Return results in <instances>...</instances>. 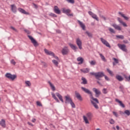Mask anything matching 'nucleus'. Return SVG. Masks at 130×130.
<instances>
[{
	"label": "nucleus",
	"mask_w": 130,
	"mask_h": 130,
	"mask_svg": "<svg viewBox=\"0 0 130 130\" xmlns=\"http://www.w3.org/2000/svg\"><path fill=\"white\" fill-rule=\"evenodd\" d=\"M81 89L82 90V91H83V92L89 95L90 99H92V100L90 101L91 103L96 109H98L99 108V107H98V105H97L99 104V101H98V99L94 98V97H93V93H92V92H91V91H90L89 89L84 87H81Z\"/></svg>",
	"instance_id": "1"
},
{
	"label": "nucleus",
	"mask_w": 130,
	"mask_h": 130,
	"mask_svg": "<svg viewBox=\"0 0 130 130\" xmlns=\"http://www.w3.org/2000/svg\"><path fill=\"white\" fill-rule=\"evenodd\" d=\"M90 75H91V76H94L95 79H96V80H99V81L101 80V78H103V77L105 76V74H104L103 72H99L96 73L90 72Z\"/></svg>",
	"instance_id": "2"
},
{
	"label": "nucleus",
	"mask_w": 130,
	"mask_h": 130,
	"mask_svg": "<svg viewBox=\"0 0 130 130\" xmlns=\"http://www.w3.org/2000/svg\"><path fill=\"white\" fill-rule=\"evenodd\" d=\"M117 46L120 49H121V50H122V51H124V52H127L126 45H125V44H118Z\"/></svg>",
	"instance_id": "3"
},
{
	"label": "nucleus",
	"mask_w": 130,
	"mask_h": 130,
	"mask_svg": "<svg viewBox=\"0 0 130 130\" xmlns=\"http://www.w3.org/2000/svg\"><path fill=\"white\" fill-rule=\"evenodd\" d=\"M27 36L31 41V43L34 44V46H35V47H37V46H38V43L37 42V41H36V40H35V39H34V38L32 37V36L29 35Z\"/></svg>",
	"instance_id": "4"
},
{
	"label": "nucleus",
	"mask_w": 130,
	"mask_h": 130,
	"mask_svg": "<svg viewBox=\"0 0 130 130\" xmlns=\"http://www.w3.org/2000/svg\"><path fill=\"white\" fill-rule=\"evenodd\" d=\"M6 78H8V79H10V80H12V81H14L16 78H17V76L16 75H13L10 73H7L5 75Z\"/></svg>",
	"instance_id": "5"
},
{
	"label": "nucleus",
	"mask_w": 130,
	"mask_h": 130,
	"mask_svg": "<svg viewBox=\"0 0 130 130\" xmlns=\"http://www.w3.org/2000/svg\"><path fill=\"white\" fill-rule=\"evenodd\" d=\"M101 41L102 42L104 45H105L106 46H107V47H109V48H111V46H110V44H109V43H108V42H107V41H106L105 39L101 38Z\"/></svg>",
	"instance_id": "6"
},
{
	"label": "nucleus",
	"mask_w": 130,
	"mask_h": 130,
	"mask_svg": "<svg viewBox=\"0 0 130 130\" xmlns=\"http://www.w3.org/2000/svg\"><path fill=\"white\" fill-rule=\"evenodd\" d=\"M69 52H70V50L69 49V48H68V47H64L62 49L61 53L63 55H67V54H69Z\"/></svg>",
	"instance_id": "7"
},
{
	"label": "nucleus",
	"mask_w": 130,
	"mask_h": 130,
	"mask_svg": "<svg viewBox=\"0 0 130 130\" xmlns=\"http://www.w3.org/2000/svg\"><path fill=\"white\" fill-rule=\"evenodd\" d=\"M73 101V100H72V98H71V96L70 95L68 94L67 95L65 96V103L66 104H68Z\"/></svg>",
	"instance_id": "8"
},
{
	"label": "nucleus",
	"mask_w": 130,
	"mask_h": 130,
	"mask_svg": "<svg viewBox=\"0 0 130 130\" xmlns=\"http://www.w3.org/2000/svg\"><path fill=\"white\" fill-rule=\"evenodd\" d=\"M75 95L77 99H78L80 101H83V98H82V96H81V94H80V93H79V92L75 91Z\"/></svg>",
	"instance_id": "9"
},
{
	"label": "nucleus",
	"mask_w": 130,
	"mask_h": 130,
	"mask_svg": "<svg viewBox=\"0 0 130 130\" xmlns=\"http://www.w3.org/2000/svg\"><path fill=\"white\" fill-rule=\"evenodd\" d=\"M76 44L78 45L79 49H82V41L79 38L76 39Z\"/></svg>",
	"instance_id": "10"
},
{
	"label": "nucleus",
	"mask_w": 130,
	"mask_h": 130,
	"mask_svg": "<svg viewBox=\"0 0 130 130\" xmlns=\"http://www.w3.org/2000/svg\"><path fill=\"white\" fill-rule=\"evenodd\" d=\"M92 90L95 93V97H98L99 96H100V95H101V91H100V90H99V89H97V88H93L92 89Z\"/></svg>",
	"instance_id": "11"
},
{
	"label": "nucleus",
	"mask_w": 130,
	"mask_h": 130,
	"mask_svg": "<svg viewBox=\"0 0 130 130\" xmlns=\"http://www.w3.org/2000/svg\"><path fill=\"white\" fill-rule=\"evenodd\" d=\"M115 101L116 102L119 103L120 106H121V107H122V108H124L125 107V106L124 105V104H123L121 101H119V100H118V99H116Z\"/></svg>",
	"instance_id": "12"
},
{
	"label": "nucleus",
	"mask_w": 130,
	"mask_h": 130,
	"mask_svg": "<svg viewBox=\"0 0 130 130\" xmlns=\"http://www.w3.org/2000/svg\"><path fill=\"white\" fill-rule=\"evenodd\" d=\"M44 51H45V53L46 54H47L48 55H52V56H54V53H53V52H52L46 49H44Z\"/></svg>",
	"instance_id": "13"
},
{
	"label": "nucleus",
	"mask_w": 130,
	"mask_h": 130,
	"mask_svg": "<svg viewBox=\"0 0 130 130\" xmlns=\"http://www.w3.org/2000/svg\"><path fill=\"white\" fill-rule=\"evenodd\" d=\"M54 12L56 14H58V15H59V14H60V10H59L58 7L56 6H54Z\"/></svg>",
	"instance_id": "14"
},
{
	"label": "nucleus",
	"mask_w": 130,
	"mask_h": 130,
	"mask_svg": "<svg viewBox=\"0 0 130 130\" xmlns=\"http://www.w3.org/2000/svg\"><path fill=\"white\" fill-rule=\"evenodd\" d=\"M112 26L116 29V30H118L119 31H121V27L116 24H112Z\"/></svg>",
	"instance_id": "15"
},
{
	"label": "nucleus",
	"mask_w": 130,
	"mask_h": 130,
	"mask_svg": "<svg viewBox=\"0 0 130 130\" xmlns=\"http://www.w3.org/2000/svg\"><path fill=\"white\" fill-rule=\"evenodd\" d=\"M18 11L22 14H24V15H29V13L26 12L25 10L22 9V8H18Z\"/></svg>",
	"instance_id": "16"
},
{
	"label": "nucleus",
	"mask_w": 130,
	"mask_h": 130,
	"mask_svg": "<svg viewBox=\"0 0 130 130\" xmlns=\"http://www.w3.org/2000/svg\"><path fill=\"white\" fill-rule=\"evenodd\" d=\"M78 22L80 27H81L83 30H86V26L85 25V24L80 20H78Z\"/></svg>",
	"instance_id": "17"
},
{
	"label": "nucleus",
	"mask_w": 130,
	"mask_h": 130,
	"mask_svg": "<svg viewBox=\"0 0 130 130\" xmlns=\"http://www.w3.org/2000/svg\"><path fill=\"white\" fill-rule=\"evenodd\" d=\"M81 72L82 73H83L84 74H88L90 72V69L86 68V69H82L80 70Z\"/></svg>",
	"instance_id": "18"
},
{
	"label": "nucleus",
	"mask_w": 130,
	"mask_h": 130,
	"mask_svg": "<svg viewBox=\"0 0 130 130\" xmlns=\"http://www.w3.org/2000/svg\"><path fill=\"white\" fill-rule=\"evenodd\" d=\"M71 11L70 9H67L66 8L62 9V13L64 14H66V15L70 14L71 13Z\"/></svg>",
	"instance_id": "19"
},
{
	"label": "nucleus",
	"mask_w": 130,
	"mask_h": 130,
	"mask_svg": "<svg viewBox=\"0 0 130 130\" xmlns=\"http://www.w3.org/2000/svg\"><path fill=\"white\" fill-rule=\"evenodd\" d=\"M11 10L13 13H16L17 12V7H16V5H11Z\"/></svg>",
	"instance_id": "20"
},
{
	"label": "nucleus",
	"mask_w": 130,
	"mask_h": 130,
	"mask_svg": "<svg viewBox=\"0 0 130 130\" xmlns=\"http://www.w3.org/2000/svg\"><path fill=\"white\" fill-rule=\"evenodd\" d=\"M56 96H57L58 98H59V100L62 103H63V100L62 99V96H61V95H60V94H59V93H58V92L56 93Z\"/></svg>",
	"instance_id": "21"
},
{
	"label": "nucleus",
	"mask_w": 130,
	"mask_h": 130,
	"mask_svg": "<svg viewBox=\"0 0 130 130\" xmlns=\"http://www.w3.org/2000/svg\"><path fill=\"white\" fill-rule=\"evenodd\" d=\"M0 125L3 127H6V121L4 119H2L0 121Z\"/></svg>",
	"instance_id": "22"
},
{
	"label": "nucleus",
	"mask_w": 130,
	"mask_h": 130,
	"mask_svg": "<svg viewBox=\"0 0 130 130\" xmlns=\"http://www.w3.org/2000/svg\"><path fill=\"white\" fill-rule=\"evenodd\" d=\"M77 61H80L78 64H82L84 62V59L82 57H79L77 58Z\"/></svg>",
	"instance_id": "23"
},
{
	"label": "nucleus",
	"mask_w": 130,
	"mask_h": 130,
	"mask_svg": "<svg viewBox=\"0 0 130 130\" xmlns=\"http://www.w3.org/2000/svg\"><path fill=\"white\" fill-rule=\"evenodd\" d=\"M69 45H70V47H71L72 49H73L75 51H77V49H78L77 46H76L73 45V44H70Z\"/></svg>",
	"instance_id": "24"
},
{
	"label": "nucleus",
	"mask_w": 130,
	"mask_h": 130,
	"mask_svg": "<svg viewBox=\"0 0 130 130\" xmlns=\"http://www.w3.org/2000/svg\"><path fill=\"white\" fill-rule=\"evenodd\" d=\"M81 80L82 81V82H81V84H82L83 85H86V84L88 83V81H87V79H86V78H85L84 77H82L81 78Z\"/></svg>",
	"instance_id": "25"
},
{
	"label": "nucleus",
	"mask_w": 130,
	"mask_h": 130,
	"mask_svg": "<svg viewBox=\"0 0 130 130\" xmlns=\"http://www.w3.org/2000/svg\"><path fill=\"white\" fill-rule=\"evenodd\" d=\"M99 55L100 56V57L103 61H104L105 62H106V61H107V60L106 59V58H105V57H104V55H103V54H102V53H99Z\"/></svg>",
	"instance_id": "26"
},
{
	"label": "nucleus",
	"mask_w": 130,
	"mask_h": 130,
	"mask_svg": "<svg viewBox=\"0 0 130 130\" xmlns=\"http://www.w3.org/2000/svg\"><path fill=\"white\" fill-rule=\"evenodd\" d=\"M48 83L50 85L52 91H55V87L54 85L50 81H48Z\"/></svg>",
	"instance_id": "27"
},
{
	"label": "nucleus",
	"mask_w": 130,
	"mask_h": 130,
	"mask_svg": "<svg viewBox=\"0 0 130 130\" xmlns=\"http://www.w3.org/2000/svg\"><path fill=\"white\" fill-rule=\"evenodd\" d=\"M116 79L118 80L119 82H121V81H123V78L120 75H117L116 76Z\"/></svg>",
	"instance_id": "28"
},
{
	"label": "nucleus",
	"mask_w": 130,
	"mask_h": 130,
	"mask_svg": "<svg viewBox=\"0 0 130 130\" xmlns=\"http://www.w3.org/2000/svg\"><path fill=\"white\" fill-rule=\"evenodd\" d=\"M118 14L119 15H120V16H121V17H122V18H123L125 20H128L129 18L127 16H125V15L122 13L119 12Z\"/></svg>",
	"instance_id": "29"
},
{
	"label": "nucleus",
	"mask_w": 130,
	"mask_h": 130,
	"mask_svg": "<svg viewBox=\"0 0 130 130\" xmlns=\"http://www.w3.org/2000/svg\"><path fill=\"white\" fill-rule=\"evenodd\" d=\"M86 116L88 118V119H89V120H91V119H92V117H93V115L91 113H88L86 114Z\"/></svg>",
	"instance_id": "30"
},
{
	"label": "nucleus",
	"mask_w": 130,
	"mask_h": 130,
	"mask_svg": "<svg viewBox=\"0 0 130 130\" xmlns=\"http://www.w3.org/2000/svg\"><path fill=\"white\" fill-rule=\"evenodd\" d=\"M52 96L53 97V98L54 99V100H55L56 101V102H57L58 103H59V101L58 100V99H57V98H56V96H55V94L54 93H52Z\"/></svg>",
	"instance_id": "31"
},
{
	"label": "nucleus",
	"mask_w": 130,
	"mask_h": 130,
	"mask_svg": "<svg viewBox=\"0 0 130 130\" xmlns=\"http://www.w3.org/2000/svg\"><path fill=\"white\" fill-rule=\"evenodd\" d=\"M86 34H87V36H88V37H89V38H92V37H93V35L89 32V31H86Z\"/></svg>",
	"instance_id": "32"
},
{
	"label": "nucleus",
	"mask_w": 130,
	"mask_h": 130,
	"mask_svg": "<svg viewBox=\"0 0 130 130\" xmlns=\"http://www.w3.org/2000/svg\"><path fill=\"white\" fill-rule=\"evenodd\" d=\"M93 19H94V20H96V21H99V19L98 18V17H97V15L95 14H93L92 16H91Z\"/></svg>",
	"instance_id": "33"
},
{
	"label": "nucleus",
	"mask_w": 130,
	"mask_h": 130,
	"mask_svg": "<svg viewBox=\"0 0 130 130\" xmlns=\"http://www.w3.org/2000/svg\"><path fill=\"white\" fill-rule=\"evenodd\" d=\"M83 117L85 123H89V121H88V118L87 117H86V116H83Z\"/></svg>",
	"instance_id": "34"
},
{
	"label": "nucleus",
	"mask_w": 130,
	"mask_h": 130,
	"mask_svg": "<svg viewBox=\"0 0 130 130\" xmlns=\"http://www.w3.org/2000/svg\"><path fill=\"white\" fill-rule=\"evenodd\" d=\"M124 114H126V115H127V116H129L130 115V111L128 110H126L124 111Z\"/></svg>",
	"instance_id": "35"
},
{
	"label": "nucleus",
	"mask_w": 130,
	"mask_h": 130,
	"mask_svg": "<svg viewBox=\"0 0 130 130\" xmlns=\"http://www.w3.org/2000/svg\"><path fill=\"white\" fill-rule=\"evenodd\" d=\"M116 38H118V39H124V37L123 35H119L116 36Z\"/></svg>",
	"instance_id": "36"
},
{
	"label": "nucleus",
	"mask_w": 130,
	"mask_h": 130,
	"mask_svg": "<svg viewBox=\"0 0 130 130\" xmlns=\"http://www.w3.org/2000/svg\"><path fill=\"white\" fill-rule=\"evenodd\" d=\"M70 104H71L72 108H76V105H75V103H74V102L72 101L70 103Z\"/></svg>",
	"instance_id": "37"
},
{
	"label": "nucleus",
	"mask_w": 130,
	"mask_h": 130,
	"mask_svg": "<svg viewBox=\"0 0 130 130\" xmlns=\"http://www.w3.org/2000/svg\"><path fill=\"white\" fill-rule=\"evenodd\" d=\"M109 31L111 32V33H113V34H115V31L113 28H112L111 27L109 28Z\"/></svg>",
	"instance_id": "38"
},
{
	"label": "nucleus",
	"mask_w": 130,
	"mask_h": 130,
	"mask_svg": "<svg viewBox=\"0 0 130 130\" xmlns=\"http://www.w3.org/2000/svg\"><path fill=\"white\" fill-rule=\"evenodd\" d=\"M41 62L42 64V66H43L44 68H47V64H46V63L43 61H41Z\"/></svg>",
	"instance_id": "39"
},
{
	"label": "nucleus",
	"mask_w": 130,
	"mask_h": 130,
	"mask_svg": "<svg viewBox=\"0 0 130 130\" xmlns=\"http://www.w3.org/2000/svg\"><path fill=\"white\" fill-rule=\"evenodd\" d=\"M52 62L54 63V64H55V66H56V67L58 66V62L56 60H52Z\"/></svg>",
	"instance_id": "40"
},
{
	"label": "nucleus",
	"mask_w": 130,
	"mask_h": 130,
	"mask_svg": "<svg viewBox=\"0 0 130 130\" xmlns=\"http://www.w3.org/2000/svg\"><path fill=\"white\" fill-rule=\"evenodd\" d=\"M107 71L111 76H113V72H112V71L109 70V69H107Z\"/></svg>",
	"instance_id": "41"
},
{
	"label": "nucleus",
	"mask_w": 130,
	"mask_h": 130,
	"mask_svg": "<svg viewBox=\"0 0 130 130\" xmlns=\"http://www.w3.org/2000/svg\"><path fill=\"white\" fill-rule=\"evenodd\" d=\"M102 92L103 94H107V93H108V91H107V89L106 88H104L102 90Z\"/></svg>",
	"instance_id": "42"
},
{
	"label": "nucleus",
	"mask_w": 130,
	"mask_h": 130,
	"mask_svg": "<svg viewBox=\"0 0 130 130\" xmlns=\"http://www.w3.org/2000/svg\"><path fill=\"white\" fill-rule=\"evenodd\" d=\"M90 64L91 66H95V64H96V61L92 60L90 62Z\"/></svg>",
	"instance_id": "43"
},
{
	"label": "nucleus",
	"mask_w": 130,
	"mask_h": 130,
	"mask_svg": "<svg viewBox=\"0 0 130 130\" xmlns=\"http://www.w3.org/2000/svg\"><path fill=\"white\" fill-rule=\"evenodd\" d=\"M119 89L121 91V92H122L123 93V90H124V87H123V85H121L119 86Z\"/></svg>",
	"instance_id": "44"
},
{
	"label": "nucleus",
	"mask_w": 130,
	"mask_h": 130,
	"mask_svg": "<svg viewBox=\"0 0 130 130\" xmlns=\"http://www.w3.org/2000/svg\"><path fill=\"white\" fill-rule=\"evenodd\" d=\"M25 84L28 87H30V86H31V82H30V81H25Z\"/></svg>",
	"instance_id": "45"
},
{
	"label": "nucleus",
	"mask_w": 130,
	"mask_h": 130,
	"mask_svg": "<svg viewBox=\"0 0 130 130\" xmlns=\"http://www.w3.org/2000/svg\"><path fill=\"white\" fill-rule=\"evenodd\" d=\"M68 3L70 4H75V0H66Z\"/></svg>",
	"instance_id": "46"
},
{
	"label": "nucleus",
	"mask_w": 130,
	"mask_h": 130,
	"mask_svg": "<svg viewBox=\"0 0 130 130\" xmlns=\"http://www.w3.org/2000/svg\"><path fill=\"white\" fill-rule=\"evenodd\" d=\"M37 105H38V106L42 107V104H41V103L39 101L37 102Z\"/></svg>",
	"instance_id": "47"
},
{
	"label": "nucleus",
	"mask_w": 130,
	"mask_h": 130,
	"mask_svg": "<svg viewBox=\"0 0 130 130\" xmlns=\"http://www.w3.org/2000/svg\"><path fill=\"white\" fill-rule=\"evenodd\" d=\"M100 18H101V19H103L104 20V21H106V17H105L104 16L100 15Z\"/></svg>",
	"instance_id": "48"
},
{
	"label": "nucleus",
	"mask_w": 130,
	"mask_h": 130,
	"mask_svg": "<svg viewBox=\"0 0 130 130\" xmlns=\"http://www.w3.org/2000/svg\"><path fill=\"white\" fill-rule=\"evenodd\" d=\"M114 123H115V122H114V120L113 119H111L110 120V123L111 124H114Z\"/></svg>",
	"instance_id": "49"
},
{
	"label": "nucleus",
	"mask_w": 130,
	"mask_h": 130,
	"mask_svg": "<svg viewBox=\"0 0 130 130\" xmlns=\"http://www.w3.org/2000/svg\"><path fill=\"white\" fill-rule=\"evenodd\" d=\"M50 16H51V17H54V18H56V17H57V16L54 13H51Z\"/></svg>",
	"instance_id": "50"
},
{
	"label": "nucleus",
	"mask_w": 130,
	"mask_h": 130,
	"mask_svg": "<svg viewBox=\"0 0 130 130\" xmlns=\"http://www.w3.org/2000/svg\"><path fill=\"white\" fill-rule=\"evenodd\" d=\"M113 60H114L115 63H118V59L116 58H113Z\"/></svg>",
	"instance_id": "51"
},
{
	"label": "nucleus",
	"mask_w": 130,
	"mask_h": 130,
	"mask_svg": "<svg viewBox=\"0 0 130 130\" xmlns=\"http://www.w3.org/2000/svg\"><path fill=\"white\" fill-rule=\"evenodd\" d=\"M10 28L11 29L13 30V31H15V32H18V30L16 29H15V28L13 26H11Z\"/></svg>",
	"instance_id": "52"
},
{
	"label": "nucleus",
	"mask_w": 130,
	"mask_h": 130,
	"mask_svg": "<svg viewBox=\"0 0 130 130\" xmlns=\"http://www.w3.org/2000/svg\"><path fill=\"white\" fill-rule=\"evenodd\" d=\"M105 77V79L106 81H110V79H109V78L107 77L106 75L104 76Z\"/></svg>",
	"instance_id": "53"
},
{
	"label": "nucleus",
	"mask_w": 130,
	"mask_h": 130,
	"mask_svg": "<svg viewBox=\"0 0 130 130\" xmlns=\"http://www.w3.org/2000/svg\"><path fill=\"white\" fill-rule=\"evenodd\" d=\"M117 20H118V22H119V23H121V24L123 22V21H122V20H121V19H120V18H119V17L117 18Z\"/></svg>",
	"instance_id": "54"
},
{
	"label": "nucleus",
	"mask_w": 130,
	"mask_h": 130,
	"mask_svg": "<svg viewBox=\"0 0 130 130\" xmlns=\"http://www.w3.org/2000/svg\"><path fill=\"white\" fill-rule=\"evenodd\" d=\"M11 62L12 64H14V66H15V64H16V62L15 61V60H14V59H12L11 61Z\"/></svg>",
	"instance_id": "55"
},
{
	"label": "nucleus",
	"mask_w": 130,
	"mask_h": 130,
	"mask_svg": "<svg viewBox=\"0 0 130 130\" xmlns=\"http://www.w3.org/2000/svg\"><path fill=\"white\" fill-rule=\"evenodd\" d=\"M113 114L116 116V117H118V114L116 112H113Z\"/></svg>",
	"instance_id": "56"
},
{
	"label": "nucleus",
	"mask_w": 130,
	"mask_h": 130,
	"mask_svg": "<svg viewBox=\"0 0 130 130\" xmlns=\"http://www.w3.org/2000/svg\"><path fill=\"white\" fill-rule=\"evenodd\" d=\"M124 78L126 79V80H127V81H130V76L128 77H127L126 76H125Z\"/></svg>",
	"instance_id": "57"
},
{
	"label": "nucleus",
	"mask_w": 130,
	"mask_h": 130,
	"mask_svg": "<svg viewBox=\"0 0 130 130\" xmlns=\"http://www.w3.org/2000/svg\"><path fill=\"white\" fill-rule=\"evenodd\" d=\"M124 27H127V25H126V23L125 22H123V21L121 23Z\"/></svg>",
	"instance_id": "58"
},
{
	"label": "nucleus",
	"mask_w": 130,
	"mask_h": 130,
	"mask_svg": "<svg viewBox=\"0 0 130 130\" xmlns=\"http://www.w3.org/2000/svg\"><path fill=\"white\" fill-rule=\"evenodd\" d=\"M24 31L27 33V34H30L31 33L28 29H24Z\"/></svg>",
	"instance_id": "59"
},
{
	"label": "nucleus",
	"mask_w": 130,
	"mask_h": 130,
	"mask_svg": "<svg viewBox=\"0 0 130 130\" xmlns=\"http://www.w3.org/2000/svg\"><path fill=\"white\" fill-rule=\"evenodd\" d=\"M32 5H33L34 7H35V9H38V6H37V5H36L34 3H33Z\"/></svg>",
	"instance_id": "60"
},
{
	"label": "nucleus",
	"mask_w": 130,
	"mask_h": 130,
	"mask_svg": "<svg viewBox=\"0 0 130 130\" xmlns=\"http://www.w3.org/2000/svg\"><path fill=\"white\" fill-rule=\"evenodd\" d=\"M88 14L89 15H90V16H91V17L92 16V15L94 14V13H93L91 11H89L88 12Z\"/></svg>",
	"instance_id": "61"
},
{
	"label": "nucleus",
	"mask_w": 130,
	"mask_h": 130,
	"mask_svg": "<svg viewBox=\"0 0 130 130\" xmlns=\"http://www.w3.org/2000/svg\"><path fill=\"white\" fill-rule=\"evenodd\" d=\"M67 16H73V13H72V14L68 13V14H67Z\"/></svg>",
	"instance_id": "62"
},
{
	"label": "nucleus",
	"mask_w": 130,
	"mask_h": 130,
	"mask_svg": "<svg viewBox=\"0 0 130 130\" xmlns=\"http://www.w3.org/2000/svg\"><path fill=\"white\" fill-rule=\"evenodd\" d=\"M120 114H121V115L124 114V112H122V111H120Z\"/></svg>",
	"instance_id": "63"
},
{
	"label": "nucleus",
	"mask_w": 130,
	"mask_h": 130,
	"mask_svg": "<svg viewBox=\"0 0 130 130\" xmlns=\"http://www.w3.org/2000/svg\"><path fill=\"white\" fill-rule=\"evenodd\" d=\"M35 121H36V119L33 118V119H32V122H35Z\"/></svg>",
	"instance_id": "64"
}]
</instances>
